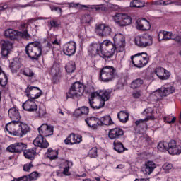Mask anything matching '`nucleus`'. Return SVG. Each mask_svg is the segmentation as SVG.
<instances>
[{"instance_id":"obj_1","label":"nucleus","mask_w":181,"mask_h":181,"mask_svg":"<svg viewBox=\"0 0 181 181\" xmlns=\"http://www.w3.org/2000/svg\"><path fill=\"white\" fill-rule=\"evenodd\" d=\"M8 117L12 120L8 125H16V127H18V129L13 130L12 132L8 131L9 134L13 135L14 136H19L22 138L23 135H26L29 131H30V128L29 126L25 123L21 122V115L19 114V110H16L15 107H12L8 110Z\"/></svg>"},{"instance_id":"obj_2","label":"nucleus","mask_w":181,"mask_h":181,"mask_svg":"<svg viewBox=\"0 0 181 181\" xmlns=\"http://www.w3.org/2000/svg\"><path fill=\"white\" fill-rule=\"evenodd\" d=\"M114 43L111 41L106 40V46L107 49V59H111L115 52H121L125 50V37L124 35L119 33L114 37Z\"/></svg>"},{"instance_id":"obj_3","label":"nucleus","mask_w":181,"mask_h":181,"mask_svg":"<svg viewBox=\"0 0 181 181\" xmlns=\"http://www.w3.org/2000/svg\"><path fill=\"white\" fill-rule=\"evenodd\" d=\"M88 53L91 56H97L98 54L103 59H108V53L107 49V40L103 42H93L88 48Z\"/></svg>"},{"instance_id":"obj_4","label":"nucleus","mask_w":181,"mask_h":181,"mask_svg":"<svg viewBox=\"0 0 181 181\" xmlns=\"http://www.w3.org/2000/svg\"><path fill=\"white\" fill-rule=\"evenodd\" d=\"M25 53L31 60H39L42 56V44L37 41L28 43L25 47Z\"/></svg>"},{"instance_id":"obj_5","label":"nucleus","mask_w":181,"mask_h":181,"mask_svg":"<svg viewBox=\"0 0 181 181\" xmlns=\"http://www.w3.org/2000/svg\"><path fill=\"white\" fill-rule=\"evenodd\" d=\"M117 70L114 66H106L100 71V78L104 83H109L115 78Z\"/></svg>"},{"instance_id":"obj_6","label":"nucleus","mask_w":181,"mask_h":181,"mask_svg":"<svg viewBox=\"0 0 181 181\" xmlns=\"http://www.w3.org/2000/svg\"><path fill=\"white\" fill-rule=\"evenodd\" d=\"M131 60L132 64H134L135 67L141 69L145 67V66L148 64L149 58L148 57V54H146V52H141L132 56Z\"/></svg>"},{"instance_id":"obj_7","label":"nucleus","mask_w":181,"mask_h":181,"mask_svg":"<svg viewBox=\"0 0 181 181\" xmlns=\"http://www.w3.org/2000/svg\"><path fill=\"white\" fill-rule=\"evenodd\" d=\"M84 93V87L80 82H75L71 86L68 93H66V98H75V97H81Z\"/></svg>"},{"instance_id":"obj_8","label":"nucleus","mask_w":181,"mask_h":181,"mask_svg":"<svg viewBox=\"0 0 181 181\" xmlns=\"http://www.w3.org/2000/svg\"><path fill=\"white\" fill-rule=\"evenodd\" d=\"M4 35L11 40L16 39L18 36H20V37H23V39H30V35L28 33V29L26 28H25L23 32H19L13 29H8L5 31Z\"/></svg>"},{"instance_id":"obj_9","label":"nucleus","mask_w":181,"mask_h":181,"mask_svg":"<svg viewBox=\"0 0 181 181\" xmlns=\"http://www.w3.org/2000/svg\"><path fill=\"white\" fill-rule=\"evenodd\" d=\"M135 44L139 47H148V46H152L153 41L152 40V36L148 34H144L141 36H137L135 37Z\"/></svg>"},{"instance_id":"obj_10","label":"nucleus","mask_w":181,"mask_h":181,"mask_svg":"<svg viewBox=\"0 0 181 181\" xmlns=\"http://www.w3.org/2000/svg\"><path fill=\"white\" fill-rule=\"evenodd\" d=\"M114 21L119 26H128L132 22V18L127 14L117 13L114 17Z\"/></svg>"},{"instance_id":"obj_11","label":"nucleus","mask_w":181,"mask_h":181,"mask_svg":"<svg viewBox=\"0 0 181 181\" xmlns=\"http://www.w3.org/2000/svg\"><path fill=\"white\" fill-rule=\"evenodd\" d=\"M25 95L30 100H36L42 95V90H40L38 87L28 86L25 90Z\"/></svg>"},{"instance_id":"obj_12","label":"nucleus","mask_w":181,"mask_h":181,"mask_svg":"<svg viewBox=\"0 0 181 181\" xmlns=\"http://www.w3.org/2000/svg\"><path fill=\"white\" fill-rule=\"evenodd\" d=\"M26 148H28V145H26V144L17 142L8 146L6 149L11 153H21V152L25 151Z\"/></svg>"},{"instance_id":"obj_13","label":"nucleus","mask_w":181,"mask_h":181,"mask_svg":"<svg viewBox=\"0 0 181 181\" xmlns=\"http://www.w3.org/2000/svg\"><path fill=\"white\" fill-rule=\"evenodd\" d=\"M111 28L106 26L105 24H100L95 28V33L100 37L111 36Z\"/></svg>"},{"instance_id":"obj_14","label":"nucleus","mask_w":181,"mask_h":181,"mask_svg":"<svg viewBox=\"0 0 181 181\" xmlns=\"http://www.w3.org/2000/svg\"><path fill=\"white\" fill-rule=\"evenodd\" d=\"M152 114H153V109L152 107H148L147 109L144 110L143 112V115H146V117L144 119H140L136 120L135 122L136 127H139V125H141V124H145V122H146V121H149V119L153 121V119H155V116H153Z\"/></svg>"},{"instance_id":"obj_15","label":"nucleus","mask_w":181,"mask_h":181,"mask_svg":"<svg viewBox=\"0 0 181 181\" xmlns=\"http://www.w3.org/2000/svg\"><path fill=\"white\" fill-rule=\"evenodd\" d=\"M1 56L4 58L8 57V54L11 52V50H12L13 45L12 42L8 40H2L1 41Z\"/></svg>"},{"instance_id":"obj_16","label":"nucleus","mask_w":181,"mask_h":181,"mask_svg":"<svg viewBox=\"0 0 181 181\" xmlns=\"http://www.w3.org/2000/svg\"><path fill=\"white\" fill-rule=\"evenodd\" d=\"M76 50H77V45L71 41L65 44L63 47V52L66 56H73L76 54Z\"/></svg>"},{"instance_id":"obj_17","label":"nucleus","mask_w":181,"mask_h":181,"mask_svg":"<svg viewBox=\"0 0 181 181\" xmlns=\"http://www.w3.org/2000/svg\"><path fill=\"white\" fill-rule=\"evenodd\" d=\"M108 138L110 139H121V138H124V130L119 127L110 129L108 132Z\"/></svg>"},{"instance_id":"obj_18","label":"nucleus","mask_w":181,"mask_h":181,"mask_svg":"<svg viewBox=\"0 0 181 181\" xmlns=\"http://www.w3.org/2000/svg\"><path fill=\"white\" fill-rule=\"evenodd\" d=\"M40 136L43 137L50 136L53 134V126H49L47 124H42L38 128Z\"/></svg>"},{"instance_id":"obj_19","label":"nucleus","mask_w":181,"mask_h":181,"mask_svg":"<svg viewBox=\"0 0 181 181\" xmlns=\"http://www.w3.org/2000/svg\"><path fill=\"white\" fill-rule=\"evenodd\" d=\"M14 2H17L12 6V9H25V8H29L30 6H35L34 4L36 1H33L29 3H26V0H14Z\"/></svg>"},{"instance_id":"obj_20","label":"nucleus","mask_w":181,"mask_h":181,"mask_svg":"<svg viewBox=\"0 0 181 181\" xmlns=\"http://www.w3.org/2000/svg\"><path fill=\"white\" fill-rule=\"evenodd\" d=\"M33 145L42 149H46L49 148V142L43 136L38 135L35 139L33 141Z\"/></svg>"},{"instance_id":"obj_21","label":"nucleus","mask_w":181,"mask_h":181,"mask_svg":"<svg viewBox=\"0 0 181 181\" xmlns=\"http://www.w3.org/2000/svg\"><path fill=\"white\" fill-rule=\"evenodd\" d=\"M111 93L103 90L100 92H93L90 94V97L92 98H95L98 97V98H100V101H103V103H105V101H108L110 100Z\"/></svg>"},{"instance_id":"obj_22","label":"nucleus","mask_w":181,"mask_h":181,"mask_svg":"<svg viewBox=\"0 0 181 181\" xmlns=\"http://www.w3.org/2000/svg\"><path fill=\"white\" fill-rule=\"evenodd\" d=\"M25 111H29L30 112H33L37 110V105L35 103L34 100L28 99L22 105Z\"/></svg>"},{"instance_id":"obj_23","label":"nucleus","mask_w":181,"mask_h":181,"mask_svg":"<svg viewBox=\"0 0 181 181\" xmlns=\"http://www.w3.org/2000/svg\"><path fill=\"white\" fill-rule=\"evenodd\" d=\"M88 127L93 128V129H97L100 127V119L95 117H88L85 119Z\"/></svg>"},{"instance_id":"obj_24","label":"nucleus","mask_w":181,"mask_h":181,"mask_svg":"<svg viewBox=\"0 0 181 181\" xmlns=\"http://www.w3.org/2000/svg\"><path fill=\"white\" fill-rule=\"evenodd\" d=\"M88 104L90 105V108H92L93 110H100V108H103L104 105H105V103L100 100L94 102V98H92L91 96L88 99Z\"/></svg>"},{"instance_id":"obj_25","label":"nucleus","mask_w":181,"mask_h":181,"mask_svg":"<svg viewBox=\"0 0 181 181\" xmlns=\"http://www.w3.org/2000/svg\"><path fill=\"white\" fill-rule=\"evenodd\" d=\"M156 168V164L153 161H146L143 166L142 170L145 175H151Z\"/></svg>"},{"instance_id":"obj_26","label":"nucleus","mask_w":181,"mask_h":181,"mask_svg":"<svg viewBox=\"0 0 181 181\" xmlns=\"http://www.w3.org/2000/svg\"><path fill=\"white\" fill-rule=\"evenodd\" d=\"M137 28L140 30H149L151 29V23L145 18L137 21Z\"/></svg>"},{"instance_id":"obj_27","label":"nucleus","mask_w":181,"mask_h":181,"mask_svg":"<svg viewBox=\"0 0 181 181\" xmlns=\"http://www.w3.org/2000/svg\"><path fill=\"white\" fill-rule=\"evenodd\" d=\"M66 145H74V144H80L81 142V137L74 135V134H71L66 139L64 140Z\"/></svg>"},{"instance_id":"obj_28","label":"nucleus","mask_w":181,"mask_h":181,"mask_svg":"<svg viewBox=\"0 0 181 181\" xmlns=\"http://www.w3.org/2000/svg\"><path fill=\"white\" fill-rule=\"evenodd\" d=\"M22 64H21V61L19 58H15L13 62L10 64V69L12 73H16L19 69H21Z\"/></svg>"},{"instance_id":"obj_29","label":"nucleus","mask_w":181,"mask_h":181,"mask_svg":"<svg viewBox=\"0 0 181 181\" xmlns=\"http://www.w3.org/2000/svg\"><path fill=\"white\" fill-rule=\"evenodd\" d=\"M90 109L87 106H83L75 110V117H81V115H88Z\"/></svg>"},{"instance_id":"obj_30","label":"nucleus","mask_w":181,"mask_h":181,"mask_svg":"<svg viewBox=\"0 0 181 181\" xmlns=\"http://www.w3.org/2000/svg\"><path fill=\"white\" fill-rule=\"evenodd\" d=\"M112 124H114V122H112L110 115L103 116L99 119V127L101 125H112Z\"/></svg>"},{"instance_id":"obj_31","label":"nucleus","mask_w":181,"mask_h":181,"mask_svg":"<svg viewBox=\"0 0 181 181\" xmlns=\"http://www.w3.org/2000/svg\"><path fill=\"white\" fill-rule=\"evenodd\" d=\"M36 155V148L33 149L24 150V156L26 159H30V160H33L35 159V156Z\"/></svg>"},{"instance_id":"obj_32","label":"nucleus","mask_w":181,"mask_h":181,"mask_svg":"<svg viewBox=\"0 0 181 181\" xmlns=\"http://www.w3.org/2000/svg\"><path fill=\"white\" fill-rule=\"evenodd\" d=\"M6 84H8V76L0 66V85L1 87H5Z\"/></svg>"},{"instance_id":"obj_33","label":"nucleus","mask_w":181,"mask_h":181,"mask_svg":"<svg viewBox=\"0 0 181 181\" xmlns=\"http://www.w3.org/2000/svg\"><path fill=\"white\" fill-rule=\"evenodd\" d=\"M117 118L119 119V121H120V122L125 123L128 121L129 118V115L127 112H125V111H120L117 114Z\"/></svg>"},{"instance_id":"obj_34","label":"nucleus","mask_w":181,"mask_h":181,"mask_svg":"<svg viewBox=\"0 0 181 181\" xmlns=\"http://www.w3.org/2000/svg\"><path fill=\"white\" fill-rule=\"evenodd\" d=\"M83 8H88L89 9H95V11H99V12H107L108 11V8L100 5V6H86L83 5Z\"/></svg>"},{"instance_id":"obj_35","label":"nucleus","mask_w":181,"mask_h":181,"mask_svg":"<svg viewBox=\"0 0 181 181\" xmlns=\"http://www.w3.org/2000/svg\"><path fill=\"white\" fill-rule=\"evenodd\" d=\"M161 92L163 93V97H167L169 94H172L175 93V87L170 86V87H162L160 88Z\"/></svg>"},{"instance_id":"obj_36","label":"nucleus","mask_w":181,"mask_h":181,"mask_svg":"<svg viewBox=\"0 0 181 181\" xmlns=\"http://www.w3.org/2000/svg\"><path fill=\"white\" fill-rule=\"evenodd\" d=\"M142 84H144V80L141 79V78H137L134 80L130 85L131 88H133V90H135L136 88H139V87H141V86H142Z\"/></svg>"},{"instance_id":"obj_37","label":"nucleus","mask_w":181,"mask_h":181,"mask_svg":"<svg viewBox=\"0 0 181 181\" xmlns=\"http://www.w3.org/2000/svg\"><path fill=\"white\" fill-rule=\"evenodd\" d=\"M58 155H59V152L57 151H54L51 148H48V153L47 154V158H49V159H50V160L57 159Z\"/></svg>"},{"instance_id":"obj_38","label":"nucleus","mask_w":181,"mask_h":181,"mask_svg":"<svg viewBox=\"0 0 181 181\" xmlns=\"http://www.w3.org/2000/svg\"><path fill=\"white\" fill-rule=\"evenodd\" d=\"M113 145L115 151H116V152H119V153H121L125 151V147L121 142H117L115 141Z\"/></svg>"},{"instance_id":"obj_39","label":"nucleus","mask_w":181,"mask_h":181,"mask_svg":"<svg viewBox=\"0 0 181 181\" xmlns=\"http://www.w3.org/2000/svg\"><path fill=\"white\" fill-rule=\"evenodd\" d=\"M130 6L132 8H144L145 6V2L139 0H133L130 3Z\"/></svg>"},{"instance_id":"obj_40","label":"nucleus","mask_w":181,"mask_h":181,"mask_svg":"<svg viewBox=\"0 0 181 181\" xmlns=\"http://www.w3.org/2000/svg\"><path fill=\"white\" fill-rule=\"evenodd\" d=\"M21 74L26 76V77H33L35 76V73L33 71L29 68H24L21 69Z\"/></svg>"},{"instance_id":"obj_41","label":"nucleus","mask_w":181,"mask_h":181,"mask_svg":"<svg viewBox=\"0 0 181 181\" xmlns=\"http://www.w3.org/2000/svg\"><path fill=\"white\" fill-rule=\"evenodd\" d=\"M170 155H180L181 153V146L180 145H177L173 149H170Z\"/></svg>"},{"instance_id":"obj_42","label":"nucleus","mask_w":181,"mask_h":181,"mask_svg":"<svg viewBox=\"0 0 181 181\" xmlns=\"http://www.w3.org/2000/svg\"><path fill=\"white\" fill-rule=\"evenodd\" d=\"M153 95L154 96V100H156V101H159V100H162L164 97L160 88L155 91Z\"/></svg>"},{"instance_id":"obj_43","label":"nucleus","mask_w":181,"mask_h":181,"mask_svg":"<svg viewBox=\"0 0 181 181\" xmlns=\"http://www.w3.org/2000/svg\"><path fill=\"white\" fill-rule=\"evenodd\" d=\"M168 145V143L165 141H160L158 144V149L160 151V152H165V151H168V147L166 146Z\"/></svg>"},{"instance_id":"obj_44","label":"nucleus","mask_w":181,"mask_h":181,"mask_svg":"<svg viewBox=\"0 0 181 181\" xmlns=\"http://www.w3.org/2000/svg\"><path fill=\"white\" fill-rule=\"evenodd\" d=\"M59 73H60V68L57 65H54L51 68V74L54 77H57L59 76Z\"/></svg>"},{"instance_id":"obj_45","label":"nucleus","mask_w":181,"mask_h":181,"mask_svg":"<svg viewBox=\"0 0 181 181\" xmlns=\"http://www.w3.org/2000/svg\"><path fill=\"white\" fill-rule=\"evenodd\" d=\"M93 21V18L90 14H85L81 19V23H90Z\"/></svg>"},{"instance_id":"obj_46","label":"nucleus","mask_w":181,"mask_h":181,"mask_svg":"<svg viewBox=\"0 0 181 181\" xmlns=\"http://www.w3.org/2000/svg\"><path fill=\"white\" fill-rule=\"evenodd\" d=\"M177 145V143L175 140H171L168 143V147L167 151L168 153L170 152V149H173L175 148V146Z\"/></svg>"},{"instance_id":"obj_47","label":"nucleus","mask_w":181,"mask_h":181,"mask_svg":"<svg viewBox=\"0 0 181 181\" xmlns=\"http://www.w3.org/2000/svg\"><path fill=\"white\" fill-rule=\"evenodd\" d=\"M166 69L163 67H158L156 69V74L158 77V78H160V77H163V74L165 73V71Z\"/></svg>"},{"instance_id":"obj_48","label":"nucleus","mask_w":181,"mask_h":181,"mask_svg":"<svg viewBox=\"0 0 181 181\" xmlns=\"http://www.w3.org/2000/svg\"><path fill=\"white\" fill-rule=\"evenodd\" d=\"M28 177V180L30 181L37 180V177H39V173H37V172L36 171H34L31 173Z\"/></svg>"},{"instance_id":"obj_49","label":"nucleus","mask_w":181,"mask_h":181,"mask_svg":"<svg viewBox=\"0 0 181 181\" xmlns=\"http://www.w3.org/2000/svg\"><path fill=\"white\" fill-rule=\"evenodd\" d=\"M173 168V165L170 163H165L164 165H163V169L165 173H169Z\"/></svg>"},{"instance_id":"obj_50","label":"nucleus","mask_w":181,"mask_h":181,"mask_svg":"<svg viewBox=\"0 0 181 181\" xmlns=\"http://www.w3.org/2000/svg\"><path fill=\"white\" fill-rule=\"evenodd\" d=\"M74 70H76L74 64H68L66 66V73H69V74H70V73H74Z\"/></svg>"},{"instance_id":"obj_51","label":"nucleus","mask_w":181,"mask_h":181,"mask_svg":"<svg viewBox=\"0 0 181 181\" xmlns=\"http://www.w3.org/2000/svg\"><path fill=\"white\" fill-rule=\"evenodd\" d=\"M88 156L90 158H95V156H97V148H95V147L92 148L89 151Z\"/></svg>"},{"instance_id":"obj_52","label":"nucleus","mask_w":181,"mask_h":181,"mask_svg":"<svg viewBox=\"0 0 181 181\" xmlns=\"http://www.w3.org/2000/svg\"><path fill=\"white\" fill-rule=\"evenodd\" d=\"M171 4H173V2L170 0H167V1L160 0L156 2V5H171Z\"/></svg>"},{"instance_id":"obj_53","label":"nucleus","mask_w":181,"mask_h":181,"mask_svg":"<svg viewBox=\"0 0 181 181\" xmlns=\"http://www.w3.org/2000/svg\"><path fill=\"white\" fill-rule=\"evenodd\" d=\"M169 77H170V72L165 69V71H164L163 77H160V80H168Z\"/></svg>"},{"instance_id":"obj_54","label":"nucleus","mask_w":181,"mask_h":181,"mask_svg":"<svg viewBox=\"0 0 181 181\" xmlns=\"http://www.w3.org/2000/svg\"><path fill=\"white\" fill-rule=\"evenodd\" d=\"M173 33L171 32L164 31V40H169L170 39H173L172 37Z\"/></svg>"},{"instance_id":"obj_55","label":"nucleus","mask_w":181,"mask_h":181,"mask_svg":"<svg viewBox=\"0 0 181 181\" xmlns=\"http://www.w3.org/2000/svg\"><path fill=\"white\" fill-rule=\"evenodd\" d=\"M32 168H33V164H32V163H30L28 164H25L23 165V170L25 172H29L30 169H32Z\"/></svg>"},{"instance_id":"obj_56","label":"nucleus","mask_w":181,"mask_h":181,"mask_svg":"<svg viewBox=\"0 0 181 181\" xmlns=\"http://www.w3.org/2000/svg\"><path fill=\"white\" fill-rule=\"evenodd\" d=\"M132 95L134 98H139L142 95V91L135 90L132 93Z\"/></svg>"},{"instance_id":"obj_57","label":"nucleus","mask_w":181,"mask_h":181,"mask_svg":"<svg viewBox=\"0 0 181 181\" xmlns=\"http://www.w3.org/2000/svg\"><path fill=\"white\" fill-rule=\"evenodd\" d=\"M49 25L51 28H59V26H60V24L54 20H51L49 21Z\"/></svg>"},{"instance_id":"obj_58","label":"nucleus","mask_w":181,"mask_h":181,"mask_svg":"<svg viewBox=\"0 0 181 181\" xmlns=\"http://www.w3.org/2000/svg\"><path fill=\"white\" fill-rule=\"evenodd\" d=\"M158 40H165V31H160L158 34Z\"/></svg>"},{"instance_id":"obj_59","label":"nucleus","mask_w":181,"mask_h":181,"mask_svg":"<svg viewBox=\"0 0 181 181\" xmlns=\"http://www.w3.org/2000/svg\"><path fill=\"white\" fill-rule=\"evenodd\" d=\"M80 6V4L78 3H69V8H78Z\"/></svg>"},{"instance_id":"obj_60","label":"nucleus","mask_w":181,"mask_h":181,"mask_svg":"<svg viewBox=\"0 0 181 181\" xmlns=\"http://www.w3.org/2000/svg\"><path fill=\"white\" fill-rule=\"evenodd\" d=\"M69 170H70V167H65L63 171L64 175H65L66 176H69Z\"/></svg>"},{"instance_id":"obj_61","label":"nucleus","mask_w":181,"mask_h":181,"mask_svg":"<svg viewBox=\"0 0 181 181\" xmlns=\"http://www.w3.org/2000/svg\"><path fill=\"white\" fill-rule=\"evenodd\" d=\"M173 40H175L178 45H181V37L180 36H176L174 38H172Z\"/></svg>"},{"instance_id":"obj_62","label":"nucleus","mask_w":181,"mask_h":181,"mask_svg":"<svg viewBox=\"0 0 181 181\" xmlns=\"http://www.w3.org/2000/svg\"><path fill=\"white\" fill-rule=\"evenodd\" d=\"M18 180L20 181H30V180H29L28 177L26 176V175H24V176L21 177H19Z\"/></svg>"},{"instance_id":"obj_63","label":"nucleus","mask_w":181,"mask_h":181,"mask_svg":"<svg viewBox=\"0 0 181 181\" xmlns=\"http://www.w3.org/2000/svg\"><path fill=\"white\" fill-rule=\"evenodd\" d=\"M9 6L8 4H4L2 6H0V12H2V11H5L6 9H8Z\"/></svg>"},{"instance_id":"obj_64","label":"nucleus","mask_w":181,"mask_h":181,"mask_svg":"<svg viewBox=\"0 0 181 181\" xmlns=\"http://www.w3.org/2000/svg\"><path fill=\"white\" fill-rule=\"evenodd\" d=\"M176 121V117H173L171 120H170V122H168V124H175Z\"/></svg>"}]
</instances>
